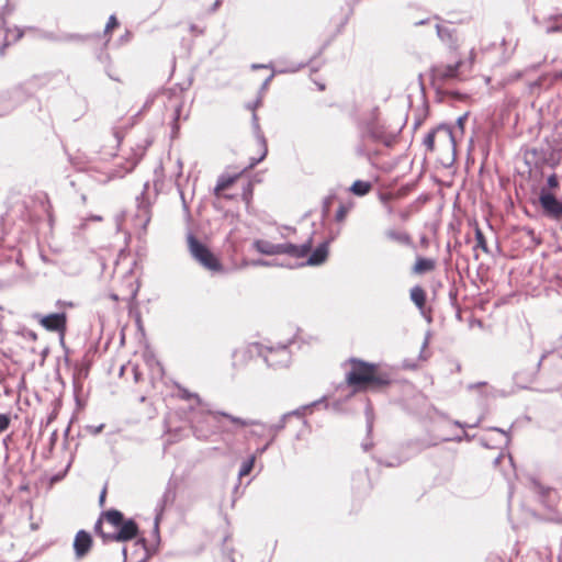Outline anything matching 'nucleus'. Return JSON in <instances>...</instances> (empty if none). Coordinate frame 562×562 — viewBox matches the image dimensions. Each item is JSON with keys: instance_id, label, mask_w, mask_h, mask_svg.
Masks as SVG:
<instances>
[{"instance_id": "f257e3e1", "label": "nucleus", "mask_w": 562, "mask_h": 562, "mask_svg": "<svg viewBox=\"0 0 562 562\" xmlns=\"http://www.w3.org/2000/svg\"><path fill=\"white\" fill-rule=\"evenodd\" d=\"M221 417L227 418L233 424L239 426V427H247L249 425L257 424L256 422H251V419H243L239 417H235L233 415H229L224 412H210L206 411L203 406H200L198 409H195L191 417L190 422L192 424V428L194 430V434L198 438H207L211 434L210 424L211 422L216 423L218 426H221Z\"/></svg>"}, {"instance_id": "f03ea898", "label": "nucleus", "mask_w": 562, "mask_h": 562, "mask_svg": "<svg viewBox=\"0 0 562 562\" xmlns=\"http://www.w3.org/2000/svg\"><path fill=\"white\" fill-rule=\"evenodd\" d=\"M352 369L347 373V382L357 389H367L368 386H383L390 383V376L386 373L376 372V366L360 360L352 359Z\"/></svg>"}, {"instance_id": "7ed1b4c3", "label": "nucleus", "mask_w": 562, "mask_h": 562, "mask_svg": "<svg viewBox=\"0 0 562 562\" xmlns=\"http://www.w3.org/2000/svg\"><path fill=\"white\" fill-rule=\"evenodd\" d=\"M105 521L115 530L113 532H101L103 541L124 542L135 539L138 535V526L133 519H124L123 514L116 509L103 513Z\"/></svg>"}, {"instance_id": "20e7f679", "label": "nucleus", "mask_w": 562, "mask_h": 562, "mask_svg": "<svg viewBox=\"0 0 562 562\" xmlns=\"http://www.w3.org/2000/svg\"><path fill=\"white\" fill-rule=\"evenodd\" d=\"M252 247L261 255H286L299 259L306 257L311 252L312 240L308 239L302 245H295L292 243L274 244L266 239H256L252 243Z\"/></svg>"}, {"instance_id": "39448f33", "label": "nucleus", "mask_w": 562, "mask_h": 562, "mask_svg": "<svg viewBox=\"0 0 562 562\" xmlns=\"http://www.w3.org/2000/svg\"><path fill=\"white\" fill-rule=\"evenodd\" d=\"M188 246L191 256L205 269L217 272L222 265L215 255L192 234L188 236Z\"/></svg>"}, {"instance_id": "423d86ee", "label": "nucleus", "mask_w": 562, "mask_h": 562, "mask_svg": "<svg viewBox=\"0 0 562 562\" xmlns=\"http://www.w3.org/2000/svg\"><path fill=\"white\" fill-rule=\"evenodd\" d=\"M33 318L48 331L64 335L67 328V315L65 313H53L48 315L34 314Z\"/></svg>"}, {"instance_id": "0eeeda50", "label": "nucleus", "mask_w": 562, "mask_h": 562, "mask_svg": "<svg viewBox=\"0 0 562 562\" xmlns=\"http://www.w3.org/2000/svg\"><path fill=\"white\" fill-rule=\"evenodd\" d=\"M260 103H261V99L258 98L252 103L247 104V108L252 111V117H251L252 130H254L255 136L258 140V144L260 146V149H261L260 156L257 159H252L250 167H254L257 164H259L261 160H263L268 153L267 140H266V137L260 128L258 115L255 112L256 109L260 105Z\"/></svg>"}, {"instance_id": "6e6552de", "label": "nucleus", "mask_w": 562, "mask_h": 562, "mask_svg": "<svg viewBox=\"0 0 562 562\" xmlns=\"http://www.w3.org/2000/svg\"><path fill=\"white\" fill-rule=\"evenodd\" d=\"M539 203L546 216L557 221L562 218V202L552 193L542 190L539 195Z\"/></svg>"}, {"instance_id": "1a4fd4ad", "label": "nucleus", "mask_w": 562, "mask_h": 562, "mask_svg": "<svg viewBox=\"0 0 562 562\" xmlns=\"http://www.w3.org/2000/svg\"><path fill=\"white\" fill-rule=\"evenodd\" d=\"M310 406H303L302 408H299V409H295L293 412H290V413H286L284 414L280 422L278 424H274V425H270V426H267L265 424H261L260 422L258 420H255L257 424H255L254 426H260L261 427V431L260 432H257V431H254L252 434L255 435H263V434H267L269 435L271 438H270V442H272L277 436V434L279 431H281L284 427H285V423H286V419L290 417V416H297V417H302L303 416V412L308 408Z\"/></svg>"}, {"instance_id": "9d476101", "label": "nucleus", "mask_w": 562, "mask_h": 562, "mask_svg": "<svg viewBox=\"0 0 562 562\" xmlns=\"http://www.w3.org/2000/svg\"><path fill=\"white\" fill-rule=\"evenodd\" d=\"M263 359L269 367H286L290 362V351L285 346L278 349L269 348L263 355Z\"/></svg>"}, {"instance_id": "9b49d317", "label": "nucleus", "mask_w": 562, "mask_h": 562, "mask_svg": "<svg viewBox=\"0 0 562 562\" xmlns=\"http://www.w3.org/2000/svg\"><path fill=\"white\" fill-rule=\"evenodd\" d=\"M544 356L533 358L528 368H521L515 372L514 379L517 384L525 386L527 383L533 381Z\"/></svg>"}, {"instance_id": "f8f14e48", "label": "nucleus", "mask_w": 562, "mask_h": 562, "mask_svg": "<svg viewBox=\"0 0 562 562\" xmlns=\"http://www.w3.org/2000/svg\"><path fill=\"white\" fill-rule=\"evenodd\" d=\"M92 537L86 530H79L74 539V550L76 559H83L90 551L92 547Z\"/></svg>"}, {"instance_id": "ddd939ff", "label": "nucleus", "mask_w": 562, "mask_h": 562, "mask_svg": "<svg viewBox=\"0 0 562 562\" xmlns=\"http://www.w3.org/2000/svg\"><path fill=\"white\" fill-rule=\"evenodd\" d=\"M461 61H458L453 65H437L431 69L432 78L435 80L448 81L451 79L459 78V67Z\"/></svg>"}, {"instance_id": "4468645a", "label": "nucleus", "mask_w": 562, "mask_h": 562, "mask_svg": "<svg viewBox=\"0 0 562 562\" xmlns=\"http://www.w3.org/2000/svg\"><path fill=\"white\" fill-rule=\"evenodd\" d=\"M368 135L369 137H371L373 140H376V142H381L385 145H391L393 138H394V134L393 133H389L384 130L383 126L379 125L378 123H374V124H371L369 130H368Z\"/></svg>"}, {"instance_id": "2eb2a0df", "label": "nucleus", "mask_w": 562, "mask_h": 562, "mask_svg": "<svg viewBox=\"0 0 562 562\" xmlns=\"http://www.w3.org/2000/svg\"><path fill=\"white\" fill-rule=\"evenodd\" d=\"M436 268V260L431 258L417 257L414 266L412 267V273L422 276L427 272L434 271Z\"/></svg>"}, {"instance_id": "dca6fc26", "label": "nucleus", "mask_w": 562, "mask_h": 562, "mask_svg": "<svg viewBox=\"0 0 562 562\" xmlns=\"http://www.w3.org/2000/svg\"><path fill=\"white\" fill-rule=\"evenodd\" d=\"M328 256V243L324 241L316 247L310 255L306 263L310 266H318L323 263Z\"/></svg>"}, {"instance_id": "f3484780", "label": "nucleus", "mask_w": 562, "mask_h": 562, "mask_svg": "<svg viewBox=\"0 0 562 562\" xmlns=\"http://www.w3.org/2000/svg\"><path fill=\"white\" fill-rule=\"evenodd\" d=\"M147 187H148V184L146 183L144 190H146ZM136 201H137V209H138L136 217L139 218V221L144 223V225H146L149 222L150 216H149V202L145 198V191L142 192L140 196H137Z\"/></svg>"}, {"instance_id": "a211bd4d", "label": "nucleus", "mask_w": 562, "mask_h": 562, "mask_svg": "<svg viewBox=\"0 0 562 562\" xmlns=\"http://www.w3.org/2000/svg\"><path fill=\"white\" fill-rule=\"evenodd\" d=\"M385 236L387 239L398 243L401 245L411 246L412 245V237L408 233L404 231H396L393 228L385 231Z\"/></svg>"}, {"instance_id": "6ab92c4d", "label": "nucleus", "mask_w": 562, "mask_h": 562, "mask_svg": "<svg viewBox=\"0 0 562 562\" xmlns=\"http://www.w3.org/2000/svg\"><path fill=\"white\" fill-rule=\"evenodd\" d=\"M409 296L416 307L424 313L426 304V292L420 285H415L409 291Z\"/></svg>"}, {"instance_id": "aec40b11", "label": "nucleus", "mask_w": 562, "mask_h": 562, "mask_svg": "<svg viewBox=\"0 0 562 562\" xmlns=\"http://www.w3.org/2000/svg\"><path fill=\"white\" fill-rule=\"evenodd\" d=\"M437 34L445 44L450 47H454L456 37L453 31L449 26L437 25Z\"/></svg>"}, {"instance_id": "412c9836", "label": "nucleus", "mask_w": 562, "mask_h": 562, "mask_svg": "<svg viewBox=\"0 0 562 562\" xmlns=\"http://www.w3.org/2000/svg\"><path fill=\"white\" fill-rule=\"evenodd\" d=\"M237 179V176H226V175H222L218 180H217V183H216V187L214 189V193L216 195H220V193L224 190H226L227 188H229Z\"/></svg>"}, {"instance_id": "4be33fe9", "label": "nucleus", "mask_w": 562, "mask_h": 562, "mask_svg": "<svg viewBox=\"0 0 562 562\" xmlns=\"http://www.w3.org/2000/svg\"><path fill=\"white\" fill-rule=\"evenodd\" d=\"M371 183L368 181L357 180L352 183L350 191L359 196L366 195L371 190Z\"/></svg>"}, {"instance_id": "5701e85b", "label": "nucleus", "mask_w": 562, "mask_h": 562, "mask_svg": "<svg viewBox=\"0 0 562 562\" xmlns=\"http://www.w3.org/2000/svg\"><path fill=\"white\" fill-rule=\"evenodd\" d=\"M23 36V32L20 29L15 30H8L5 35V44L0 47V55L4 54V48L7 45H10L11 43H15Z\"/></svg>"}, {"instance_id": "b1692460", "label": "nucleus", "mask_w": 562, "mask_h": 562, "mask_svg": "<svg viewBox=\"0 0 562 562\" xmlns=\"http://www.w3.org/2000/svg\"><path fill=\"white\" fill-rule=\"evenodd\" d=\"M475 240L477 248H481L484 252H488L486 239L483 232L479 227L475 228Z\"/></svg>"}, {"instance_id": "393cba45", "label": "nucleus", "mask_w": 562, "mask_h": 562, "mask_svg": "<svg viewBox=\"0 0 562 562\" xmlns=\"http://www.w3.org/2000/svg\"><path fill=\"white\" fill-rule=\"evenodd\" d=\"M435 131L427 133L426 136L424 137L423 144L429 151H432L435 148Z\"/></svg>"}, {"instance_id": "a878e982", "label": "nucleus", "mask_w": 562, "mask_h": 562, "mask_svg": "<svg viewBox=\"0 0 562 562\" xmlns=\"http://www.w3.org/2000/svg\"><path fill=\"white\" fill-rule=\"evenodd\" d=\"M366 417H367V431H368V434H371L372 429H373V415H372V408L370 405H367V407H366Z\"/></svg>"}, {"instance_id": "bb28decb", "label": "nucleus", "mask_w": 562, "mask_h": 562, "mask_svg": "<svg viewBox=\"0 0 562 562\" xmlns=\"http://www.w3.org/2000/svg\"><path fill=\"white\" fill-rule=\"evenodd\" d=\"M254 467V458H250L246 462L243 463V465L239 469V476L248 475Z\"/></svg>"}, {"instance_id": "cd10ccee", "label": "nucleus", "mask_w": 562, "mask_h": 562, "mask_svg": "<svg viewBox=\"0 0 562 562\" xmlns=\"http://www.w3.org/2000/svg\"><path fill=\"white\" fill-rule=\"evenodd\" d=\"M10 417L7 414H0V434L8 429Z\"/></svg>"}, {"instance_id": "c85d7f7f", "label": "nucleus", "mask_w": 562, "mask_h": 562, "mask_svg": "<svg viewBox=\"0 0 562 562\" xmlns=\"http://www.w3.org/2000/svg\"><path fill=\"white\" fill-rule=\"evenodd\" d=\"M347 212H348V209L345 205H340L335 215L336 220L338 222H342L346 217Z\"/></svg>"}, {"instance_id": "c756f323", "label": "nucleus", "mask_w": 562, "mask_h": 562, "mask_svg": "<svg viewBox=\"0 0 562 562\" xmlns=\"http://www.w3.org/2000/svg\"><path fill=\"white\" fill-rule=\"evenodd\" d=\"M547 183H548V187L551 188V189H555L559 187V180H558V177L555 175H551L548 179H547Z\"/></svg>"}, {"instance_id": "7c9ffc66", "label": "nucleus", "mask_w": 562, "mask_h": 562, "mask_svg": "<svg viewBox=\"0 0 562 562\" xmlns=\"http://www.w3.org/2000/svg\"><path fill=\"white\" fill-rule=\"evenodd\" d=\"M117 24H119V23H117L116 18H115L114 15H111V16L109 18V21H108L106 25H105V32H109V31H110V30H112L113 27L117 26Z\"/></svg>"}, {"instance_id": "2f4dec72", "label": "nucleus", "mask_w": 562, "mask_h": 562, "mask_svg": "<svg viewBox=\"0 0 562 562\" xmlns=\"http://www.w3.org/2000/svg\"><path fill=\"white\" fill-rule=\"evenodd\" d=\"M180 393H181V397H182V398L189 400V398L194 397V398H196V401H198V403H199V404H200V402H201L198 395H195V394H191V393H190L189 391H187L186 389H180Z\"/></svg>"}, {"instance_id": "473e14b6", "label": "nucleus", "mask_w": 562, "mask_h": 562, "mask_svg": "<svg viewBox=\"0 0 562 562\" xmlns=\"http://www.w3.org/2000/svg\"><path fill=\"white\" fill-rule=\"evenodd\" d=\"M103 520H105V519H104L103 514H102V515H101V517L97 520V522H95V525H94V531H95V533H97V535H99L100 537H101V532H104V531L102 530V524H103Z\"/></svg>"}, {"instance_id": "72a5a7b5", "label": "nucleus", "mask_w": 562, "mask_h": 562, "mask_svg": "<svg viewBox=\"0 0 562 562\" xmlns=\"http://www.w3.org/2000/svg\"><path fill=\"white\" fill-rule=\"evenodd\" d=\"M557 32H562V24H553L546 29L547 34H552Z\"/></svg>"}, {"instance_id": "f704fd0d", "label": "nucleus", "mask_w": 562, "mask_h": 562, "mask_svg": "<svg viewBox=\"0 0 562 562\" xmlns=\"http://www.w3.org/2000/svg\"><path fill=\"white\" fill-rule=\"evenodd\" d=\"M143 153H144V149L142 150V153L139 154V156L137 158H134L133 160L128 161V166L126 167V171H131V170L134 169V167L138 162L139 158L143 156Z\"/></svg>"}, {"instance_id": "c9c22d12", "label": "nucleus", "mask_w": 562, "mask_h": 562, "mask_svg": "<svg viewBox=\"0 0 562 562\" xmlns=\"http://www.w3.org/2000/svg\"><path fill=\"white\" fill-rule=\"evenodd\" d=\"M134 547L138 550H142L145 552L146 550V543H145V539L142 538V539H138L135 543H134Z\"/></svg>"}, {"instance_id": "e433bc0d", "label": "nucleus", "mask_w": 562, "mask_h": 562, "mask_svg": "<svg viewBox=\"0 0 562 562\" xmlns=\"http://www.w3.org/2000/svg\"><path fill=\"white\" fill-rule=\"evenodd\" d=\"M105 495H106V490H105V488H103V491L101 492L100 497H99V503H100V505H101V506H103V505H104V502H105Z\"/></svg>"}, {"instance_id": "4c0bfd02", "label": "nucleus", "mask_w": 562, "mask_h": 562, "mask_svg": "<svg viewBox=\"0 0 562 562\" xmlns=\"http://www.w3.org/2000/svg\"><path fill=\"white\" fill-rule=\"evenodd\" d=\"M255 265H258V266H265V267H270L272 266V263L270 261H267V260H257L255 262Z\"/></svg>"}, {"instance_id": "58836bf2", "label": "nucleus", "mask_w": 562, "mask_h": 562, "mask_svg": "<svg viewBox=\"0 0 562 562\" xmlns=\"http://www.w3.org/2000/svg\"><path fill=\"white\" fill-rule=\"evenodd\" d=\"M372 446H373V443H372L371 441H370V442H369V441H364V442L362 443V449H363L364 451H369V450L371 449V447H372Z\"/></svg>"}, {"instance_id": "ea45409f", "label": "nucleus", "mask_w": 562, "mask_h": 562, "mask_svg": "<svg viewBox=\"0 0 562 562\" xmlns=\"http://www.w3.org/2000/svg\"><path fill=\"white\" fill-rule=\"evenodd\" d=\"M221 3H222V0H216V1L214 2V4L212 5L211 11H212V12L216 11V10H217V8L221 5Z\"/></svg>"}, {"instance_id": "a19ab883", "label": "nucleus", "mask_w": 562, "mask_h": 562, "mask_svg": "<svg viewBox=\"0 0 562 562\" xmlns=\"http://www.w3.org/2000/svg\"><path fill=\"white\" fill-rule=\"evenodd\" d=\"M56 438H57V434H56V431H54V432L52 434V436H50V446H53V445L55 443Z\"/></svg>"}, {"instance_id": "79ce46f5", "label": "nucleus", "mask_w": 562, "mask_h": 562, "mask_svg": "<svg viewBox=\"0 0 562 562\" xmlns=\"http://www.w3.org/2000/svg\"><path fill=\"white\" fill-rule=\"evenodd\" d=\"M91 220L92 221H97V222H101L102 221V217L99 216V215H94V216H91Z\"/></svg>"}, {"instance_id": "37998d69", "label": "nucleus", "mask_w": 562, "mask_h": 562, "mask_svg": "<svg viewBox=\"0 0 562 562\" xmlns=\"http://www.w3.org/2000/svg\"><path fill=\"white\" fill-rule=\"evenodd\" d=\"M272 79V75L270 77L267 78V80L263 82V88L267 87V85L269 83V81Z\"/></svg>"}, {"instance_id": "c03bdc74", "label": "nucleus", "mask_w": 562, "mask_h": 562, "mask_svg": "<svg viewBox=\"0 0 562 562\" xmlns=\"http://www.w3.org/2000/svg\"><path fill=\"white\" fill-rule=\"evenodd\" d=\"M555 78L557 79H562V70L559 74L555 75Z\"/></svg>"}, {"instance_id": "a18cd8bd", "label": "nucleus", "mask_w": 562, "mask_h": 562, "mask_svg": "<svg viewBox=\"0 0 562 562\" xmlns=\"http://www.w3.org/2000/svg\"><path fill=\"white\" fill-rule=\"evenodd\" d=\"M428 345V338L425 339L424 344H423V348H426Z\"/></svg>"}, {"instance_id": "49530a36", "label": "nucleus", "mask_w": 562, "mask_h": 562, "mask_svg": "<svg viewBox=\"0 0 562 562\" xmlns=\"http://www.w3.org/2000/svg\"><path fill=\"white\" fill-rule=\"evenodd\" d=\"M123 554H124V557H126V554H127V550H126V548H123ZM126 559H127V558H125V560H126Z\"/></svg>"}, {"instance_id": "de8ad7c7", "label": "nucleus", "mask_w": 562, "mask_h": 562, "mask_svg": "<svg viewBox=\"0 0 562 562\" xmlns=\"http://www.w3.org/2000/svg\"><path fill=\"white\" fill-rule=\"evenodd\" d=\"M102 427H103V426L101 425V426H99L98 428H95V432L101 431Z\"/></svg>"}, {"instance_id": "09e8293b", "label": "nucleus", "mask_w": 562, "mask_h": 562, "mask_svg": "<svg viewBox=\"0 0 562 562\" xmlns=\"http://www.w3.org/2000/svg\"><path fill=\"white\" fill-rule=\"evenodd\" d=\"M553 20H559V19H562V14L561 15H557L554 18H552Z\"/></svg>"}, {"instance_id": "8fccbe9b", "label": "nucleus", "mask_w": 562, "mask_h": 562, "mask_svg": "<svg viewBox=\"0 0 562 562\" xmlns=\"http://www.w3.org/2000/svg\"><path fill=\"white\" fill-rule=\"evenodd\" d=\"M318 89H319V90H324V89H325V86H324V85H318Z\"/></svg>"}, {"instance_id": "3c124183", "label": "nucleus", "mask_w": 562, "mask_h": 562, "mask_svg": "<svg viewBox=\"0 0 562 562\" xmlns=\"http://www.w3.org/2000/svg\"><path fill=\"white\" fill-rule=\"evenodd\" d=\"M155 528H156V529L158 528V517H156Z\"/></svg>"}, {"instance_id": "603ef678", "label": "nucleus", "mask_w": 562, "mask_h": 562, "mask_svg": "<svg viewBox=\"0 0 562 562\" xmlns=\"http://www.w3.org/2000/svg\"><path fill=\"white\" fill-rule=\"evenodd\" d=\"M269 443H271V442L269 441L268 443H266V447H263L262 451L267 450V447H269Z\"/></svg>"}, {"instance_id": "864d4df0", "label": "nucleus", "mask_w": 562, "mask_h": 562, "mask_svg": "<svg viewBox=\"0 0 562 562\" xmlns=\"http://www.w3.org/2000/svg\"><path fill=\"white\" fill-rule=\"evenodd\" d=\"M269 443H271V442L269 441L268 443H266V447H263L262 451L267 450V447H269Z\"/></svg>"}, {"instance_id": "5fc2aeb1", "label": "nucleus", "mask_w": 562, "mask_h": 562, "mask_svg": "<svg viewBox=\"0 0 562 562\" xmlns=\"http://www.w3.org/2000/svg\"><path fill=\"white\" fill-rule=\"evenodd\" d=\"M262 67L261 65H252V68H259Z\"/></svg>"}, {"instance_id": "6e6d98bb", "label": "nucleus", "mask_w": 562, "mask_h": 562, "mask_svg": "<svg viewBox=\"0 0 562 562\" xmlns=\"http://www.w3.org/2000/svg\"><path fill=\"white\" fill-rule=\"evenodd\" d=\"M532 347V342L531 340L529 341V345H528V350Z\"/></svg>"}]
</instances>
